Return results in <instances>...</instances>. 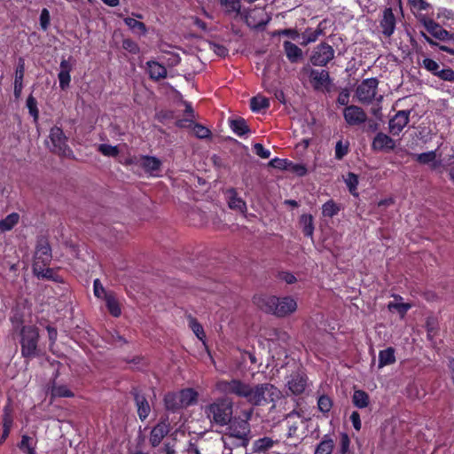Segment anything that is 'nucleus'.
Listing matches in <instances>:
<instances>
[{
	"mask_svg": "<svg viewBox=\"0 0 454 454\" xmlns=\"http://www.w3.org/2000/svg\"><path fill=\"white\" fill-rule=\"evenodd\" d=\"M395 16L392 8H386L383 11L382 18L380 22L381 32L384 35L391 36L395 29Z\"/></svg>",
	"mask_w": 454,
	"mask_h": 454,
	"instance_id": "14",
	"label": "nucleus"
},
{
	"mask_svg": "<svg viewBox=\"0 0 454 454\" xmlns=\"http://www.w3.org/2000/svg\"><path fill=\"white\" fill-rule=\"evenodd\" d=\"M350 420L352 422L354 428L356 431H359L362 427L360 414L357 411H353L350 415Z\"/></svg>",
	"mask_w": 454,
	"mask_h": 454,
	"instance_id": "62",
	"label": "nucleus"
},
{
	"mask_svg": "<svg viewBox=\"0 0 454 454\" xmlns=\"http://www.w3.org/2000/svg\"><path fill=\"white\" fill-rule=\"evenodd\" d=\"M340 211V207L332 200L326 201L322 207V214L325 217H333Z\"/></svg>",
	"mask_w": 454,
	"mask_h": 454,
	"instance_id": "41",
	"label": "nucleus"
},
{
	"mask_svg": "<svg viewBox=\"0 0 454 454\" xmlns=\"http://www.w3.org/2000/svg\"><path fill=\"white\" fill-rule=\"evenodd\" d=\"M19 448L24 453L35 454V444L33 442V439L27 435L22 436L21 442L19 444Z\"/></svg>",
	"mask_w": 454,
	"mask_h": 454,
	"instance_id": "43",
	"label": "nucleus"
},
{
	"mask_svg": "<svg viewBox=\"0 0 454 454\" xmlns=\"http://www.w3.org/2000/svg\"><path fill=\"white\" fill-rule=\"evenodd\" d=\"M123 48L130 52L136 53L138 50L137 45L131 40L123 41Z\"/></svg>",
	"mask_w": 454,
	"mask_h": 454,
	"instance_id": "63",
	"label": "nucleus"
},
{
	"mask_svg": "<svg viewBox=\"0 0 454 454\" xmlns=\"http://www.w3.org/2000/svg\"><path fill=\"white\" fill-rule=\"evenodd\" d=\"M219 2L226 12L236 14L240 12L241 0H219Z\"/></svg>",
	"mask_w": 454,
	"mask_h": 454,
	"instance_id": "38",
	"label": "nucleus"
},
{
	"mask_svg": "<svg viewBox=\"0 0 454 454\" xmlns=\"http://www.w3.org/2000/svg\"><path fill=\"white\" fill-rule=\"evenodd\" d=\"M180 397V403H182L183 407L191 406L197 402L198 393L192 388H185L178 392Z\"/></svg>",
	"mask_w": 454,
	"mask_h": 454,
	"instance_id": "24",
	"label": "nucleus"
},
{
	"mask_svg": "<svg viewBox=\"0 0 454 454\" xmlns=\"http://www.w3.org/2000/svg\"><path fill=\"white\" fill-rule=\"evenodd\" d=\"M349 445H350V440H349L348 434L341 433L340 435V452L342 454H345L346 452H348L349 450Z\"/></svg>",
	"mask_w": 454,
	"mask_h": 454,
	"instance_id": "56",
	"label": "nucleus"
},
{
	"mask_svg": "<svg viewBox=\"0 0 454 454\" xmlns=\"http://www.w3.org/2000/svg\"><path fill=\"white\" fill-rule=\"evenodd\" d=\"M317 406L320 411L326 413L330 411L333 406V402L330 397L326 395H321L317 401Z\"/></svg>",
	"mask_w": 454,
	"mask_h": 454,
	"instance_id": "48",
	"label": "nucleus"
},
{
	"mask_svg": "<svg viewBox=\"0 0 454 454\" xmlns=\"http://www.w3.org/2000/svg\"><path fill=\"white\" fill-rule=\"evenodd\" d=\"M177 126L181 128H191L193 130L195 136L199 138H207L210 136V130L198 123H194L192 121L189 120H179L177 121Z\"/></svg>",
	"mask_w": 454,
	"mask_h": 454,
	"instance_id": "20",
	"label": "nucleus"
},
{
	"mask_svg": "<svg viewBox=\"0 0 454 454\" xmlns=\"http://www.w3.org/2000/svg\"><path fill=\"white\" fill-rule=\"evenodd\" d=\"M52 397H73L74 393L65 385H53L51 391Z\"/></svg>",
	"mask_w": 454,
	"mask_h": 454,
	"instance_id": "42",
	"label": "nucleus"
},
{
	"mask_svg": "<svg viewBox=\"0 0 454 454\" xmlns=\"http://www.w3.org/2000/svg\"><path fill=\"white\" fill-rule=\"evenodd\" d=\"M348 152V142L338 141L335 145V158L341 160Z\"/></svg>",
	"mask_w": 454,
	"mask_h": 454,
	"instance_id": "51",
	"label": "nucleus"
},
{
	"mask_svg": "<svg viewBox=\"0 0 454 454\" xmlns=\"http://www.w3.org/2000/svg\"><path fill=\"white\" fill-rule=\"evenodd\" d=\"M410 114L411 111L409 110H400L392 118H390L388 121V128L389 132L392 135H399L408 125L410 121Z\"/></svg>",
	"mask_w": 454,
	"mask_h": 454,
	"instance_id": "11",
	"label": "nucleus"
},
{
	"mask_svg": "<svg viewBox=\"0 0 454 454\" xmlns=\"http://www.w3.org/2000/svg\"><path fill=\"white\" fill-rule=\"evenodd\" d=\"M378 84L376 78L364 80L356 88V94L358 100L362 103H370L376 95Z\"/></svg>",
	"mask_w": 454,
	"mask_h": 454,
	"instance_id": "7",
	"label": "nucleus"
},
{
	"mask_svg": "<svg viewBox=\"0 0 454 454\" xmlns=\"http://www.w3.org/2000/svg\"><path fill=\"white\" fill-rule=\"evenodd\" d=\"M283 47L286 58L292 63L298 62L302 58V51L296 44L293 43L290 41H285L283 43Z\"/></svg>",
	"mask_w": 454,
	"mask_h": 454,
	"instance_id": "21",
	"label": "nucleus"
},
{
	"mask_svg": "<svg viewBox=\"0 0 454 454\" xmlns=\"http://www.w3.org/2000/svg\"><path fill=\"white\" fill-rule=\"evenodd\" d=\"M275 443L276 442L273 441L271 438L262 437L254 442L253 449L254 452L261 453L272 448Z\"/></svg>",
	"mask_w": 454,
	"mask_h": 454,
	"instance_id": "32",
	"label": "nucleus"
},
{
	"mask_svg": "<svg viewBox=\"0 0 454 454\" xmlns=\"http://www.w3.org/2000/svg\"><path fill=\"white\" fill-rule=\"evenodd\" d=\"M254 153H256V155H258L262 159H268L270 156V150L264 148L262 144H259V143L255 144L254 145Z\"/></svg>",
	"mask_w": 454,
	"mask_h": 454,
	"instance_id": "58",
	"label": "nucleus"
},
{
	"mask_svg": "<svg viewBox=\"0 0 454 454\" xmlns=\"http://www.w3.org/2000/svg\"><path fill=\"white\" fill-rule=\"evenodd\" d=\"M423 24L426 29L434 37L444 41L449 38V33L447 30L443 29L439 24L434 22L429 19H424Z\"/></svg>",
	"mask_w": 454,
	"mask_h": 454,
	"instance_id": "19",
	"label": "nucleus"
},
{
	"mask_svg": "<svg viewBox=\"0 0 454 454\" xmlns=\"http://www.w3.org/2000/svg\"><path fill=\"white\" fill-rule=\"evenodd\" d=\"M47 145L54 153L67 158L74 156L72 149L67 145V137L60 127L54 126L50 129Z\"/></svg>",
	"mask_w": 454,
	"mask_h": 454,
	"instance_id": "5",
	"label": "nucleus"
},
{
	"mask_svg": "<svg viewBox=\"0 0 454 454\" xmlns=\"http://www.w3.org/2000/svg\"><path fill=\"white\" fill-rule=\"evenodd\" d=\"M147 66L148 72L152 79L159 80L166 77L167 70L164 66L155 61H148Z\"/></svg>",
	"mask_w": 454,
	"mask_h": 454,
	"instance_id": "26",
	"label": "nucleus"
},
{
	"mask_svg": "<svg viewBox=\"0 0 454 454\" xmlns=\"http://www.w3.org/2000/svg\"><path fill=\"white\" fill-rule=\"evenodd\" d=\"M372 147L378 151H390L395 147V142L384 133H378L372 142Z\"/></svg>",
	"mask_w": 454,
	"mask_h": 454,
	"instance_id": "17",
	"label": "nucleus"
},
{
	"mask_svg": "<svg viewBox=\"0 0 454 454\" xmlns=\"http://www.w3.org/2000/svg\"><path fill=\"white\" fill-rule=\"evenodd\" d=\"M73 69V65L69 61V59H63L60 61L59 65V72L58 74V78L59 82V87L62 90H66L69 87L71 82L70 73Z\"/></svg>",
	"mask_w": 454,
	"mask_h": 454,
	"instance_id": "15",
	"label": "nucleus"
},
{
	"mask_svg": "<svg viewBox=\"0 0 454 454\" xmlns=\"http://www.w3.org/2000/svg\"><path fill=\"white\" fill-rule=\"evenodd\" d=\"M215 390L223 395H234L245 399L254 406H263L276 403L281 396V391L270 383L252 385L239 379L221 380L215 383Z\"/></svg>",
	"mask_w": 454,
	"mask_h": 454,
	"instance_id": "1",
	"label": "nucleus"
},
{
	"mask_svg": "<svg viewBox=\"0 0 454 454\" xmlns=\"http://www.w3.org/2000/svg\"><path fill=\"white\" fill-rule=\"evenodd\" d=\"M50 12L47 9L43 8L40 14V26L43 30L46 31L50 25Z\"/></svg>",
	"mask_w": 454,
	"mask_h": 454,
	"instance_id": "54",
	"label": "nucleus"
},
{
	"mask_svg": "<svg viewBox=\"0 0 454 454\" xmlns=\"http://www.w3.org/2000/svg\"><path fill=\"white\" fill-rule=\"evenodd\" d=\"M415 159L420 164L429 165L433 170H440L442 166V161L437 159L436 151L416 154Z\"/></svg>",
	"mask_w": 454,
	"mask_h": 454,
	"instance_id": "16",
	"label": "nucleus"
},
{
	"mask_svg": "<svg viewBox=\"0 0 454 454\" xmlns=\"http://www.w3.org/2000/svg\"><path fill=\"white\" fill-rule=\"evenodd\" d=\"M345 183L350 192L351 194L356 196V189L358 185V177L354 173H348L345 177Z\"/></svg>",
	"mask_w": 454,
	"mask_h": 454,
	"instance_id": "44",
	"label": "nucleus"
},
{
	"mask_svg": "<svg viewBox=\"0 0 454 454\" xmlns=\"http://www.w3.org/2000/svg\"><path fill=\"white\" fill-rule=\"evenodd\" d=\"M323 34V28L318 26L316 29L308 28L303 33V43L302 44L306 45L310 43L316 42L318 37Z\"/></svg>",
	"mask_w": 454,
	"mask_h": 454,
	"instance_id": "39",
	"label": "nucleus"
},
{
	"mask_svg": "<svg viewBox=\"0 0 454 454\" xmlns=\"http://www.w3.org/2000/svg\"><path fill=\"white\" fill-rule=\"evenodd\" d=\"M436 76L444 81L454 82V71L450 68L440 69Z\"/></svg>",
	"mask_w": 454,
	"mask_h": 454,
	"instance_id": "55",
	"label": "nucleus"
},
{
	"mask_svg": "<svg viewBox=\"0 0 454 454\" xmlns=\"http://www.w3.org/2000/svg\"><path fill=\"white\" fill-rule=\"evenodd\" d=\"M210 49L220 57H225L228 54L227 48L218 43H212Z\"/></svg>",
	"mask_w": 454,
	"mask_h": 454,
	"instance_id": "61",
	"label": "nucleus"
},
{
	"mask_svg": "<svg viewBox=\"0 0 454 454\" xmlns=\"http://www.w3.org/2000/svg\"><path fill=\"white\" fill-rule=\"evenodd\" d=\"M250 106L254 112H260L261 110L267 109L270 106V101L265 97L256 96L251 98Z\"/></svg>",
	"mask_w": 454,
	"mask_h": 454,
	"instance_id": "37",
	"label": "nucleus"
},
{
	"mask_svg": "<svg viewBox=\"0 0 454 454\" xmlns=\"http://www.w3.org/2000/svg\"><path fill=\"white\" fill-rule=\"evenodd\" d=\"M300 223L304 235L312 239L314 233L313 216L308 214L302 215L300 218Z\"/></svg>",
	"mask_w": 454,
	"mask_h": 454,
	"instance_id": "31",
	"label": "nucleus"
},
{
	"mask_svg": "<svg viewBox=\"0 0 454 454\" xmlns=\"http://www.w3.org/2000/svg\"><path fill=\"white\" fill-rule=\"evenodd\" d=\"M25 74V60L20 58L17 67L15 68L14 83L23 84V78Z\"/></svg>",
	"mask_w": 454,
	"mask_h": 454,
	"instance_id": "45",
	"label": "nucleus"
},
{
	"mask_svg": "<svg viewBox=\"0 0 454 454\" xmlns=\"http://www.w3.org/2000/svg\"><path fill=\"white\" fill-rule=\"evenodd\" d=\"M137 407V413L140 418V419L145 420L149 413H150V406L146 399L140 395H136L135 396Z\"/></svg>",
	"mask_w": 454,
	"mask_h": 454,
	"instance_id": "30",
	"label": "nucleus"
},
{
	"mask_svg": "<svg viewBox=\"0 0 454 454\" xmlns=\"http://www.w3.org/2000/svg\"><path fill=\"white\" fill-rule=\"evenodd\" d=\"M286 386L291 394L301 395L308 386V378L300 371L294 372L287 376Z\"/></svg>",
	"mask_w": 454,
	"mask_h": 454,
	"instance_id": "10",
	"label": "nucleus"
},
{
	"mask_svg": "<svg viewBox=\"0 0 454 454\" xmlns=\"http://www.w3.org/2000/svg\"><path fill=\"white\" fill-rule=\"evenodd\" d=\"M180 397L178 393H168L164 397L165 407L168 411H176L183 409L182 403H180Z\"/></svg>",
	"mask_w": 454,
	"mask_h": 454,
	"instance_id": "29",
	"label": "nucleus"
},
{
	"mask_svg": "<svg viewBox=\"0 0 454 454\" xmlns=\"http://www.w3.org/2000/svg\"><path fill=\"white\" fill-rule=\"evenodd\" d=\"M230 126L231 130L239 137H242L249 132L247 122L242 118L232 120Z\"/></svg>",
	"mask_w": 454,
	"mask_h": 454,
	"instance_id": "34",
	"label": "nucleus"
},
{
	"mask_svg": "<svg viewBox=\"0 0 454 454\" xmlns=\"http://www.w3.org/2000/svg\"><path fill=\"white\" fill-rule=\"evenodd\" d=\"M411 304L403 302H389L387 308L389 310H397L401 317H403L411 309Z\"/></svg>",
	"mask_w": 454,
	"mask_h": 454,
	"instance_id": "47",
	"label": "nucleus"
},
{
	"mask_svg": "<svg viewBox=\"0 0 454 454\" xmlns=\"http://www.w3.org/2000/svg\"><path fill=\"white\" fill-rule=\"evenodd\" d=\"M124 23L132 30L133 33L145 35L147 31L145 25L134 18H125Z\"/></svg>",
	"mask_w": 454,
	"mask_h": 454,
	"instance_id": "36",
	"label": "nucleus"
},
{
	"mask_svg": "<svg viewBox=\"0 0 454 454\" xmlns=\"http://www.w3.org/2000/svg\"><path fill=\"white\" fill-rule=\"evenodd\" d=\"M106 305L113 317H118L121 314L120 303L113 293L106 294Z\"/></svg>",
	"mask_w": 454,
	"mask_h": 454,
	"instance_id": "25",
	"label": "nucleus"
},
{
	"mask_svg": "<svg viewBox=\"0 0 454 454\" xmlns=\"http://www.w3.org/2000/svg\"><path fill=\"white\" fill-rule=\"evenodd\" d=\"M227 427V433L223 436L224 445H231L234 441H238V445L247 446L248 443V434L250 433V426L247 419H231Z\"/></svg>",
	"mask_w": 454,
	"mask_h": 454,
	"instance_id": "4",
	"label": "nucleus"
},
{
	"mask_svg": "<svg viewBox=\"0 0 454 454\" xmlns=\"http://www.w3.org/2000/svg\"><path fill=\"white\" fill-rule=\"evenodd\" d=\"M310 82L317 90H329L331 79L326 70L311 69L309 73Z\"/></svg>",
	"mask_w": 454,
	"mask_h": 454,
	"instance_id": "12",
	"label": "nucleus"
},
{
	"mask_svg": "<svg viewBox=\"0 0 454 454\" xmlns=\"http://www.w3.org/2000/svg\"><path fill=\"white\" fill-rule=\"evenodd\" d=\"M98 151L105 156H117L119 153V149L117 146H114L111 145L101 144L98 145Z\"/></svg>",
	"mask_w": 454,
	"mask_h": 454,
	"instance_id": "49",
	"label": "nucleus"
},
{
	"mask_svg": "<svg viewBox=\"0 0 454 454\" xmlns=\"http://www.w3.org/2000/svg\"><path fill=\"white\" fill-rule=\"evenodd\" d=\"M12 421H13V419H12L11 411L8 409V407H5L4 411V415H3V427L11 430L12 426Z\"/></svg>",
	"mask_w": 454,
	"mask_h": 454,
	"instance_id": "59",
	"label": "nucleus"
},
{
	"mask_svg": "<svg viewBox=\"0 0 454 454\" xmlns=\"http://www.w3.org/2000/svg\"><path fill=\"white\" fill-rule=\"evenodd\" d=\"M51 259V249L46 241H41L35 251V262H39V264L46 266Z\"/></svg>",
	"mask_w": 454,
	"mask_h": 454,
	"instance_id": "18",
	"label": "nucleus"
},
{
	"mask_svg": "<svg viewBox=\"0 0 454 454\" xmlns=\"http://www.w3.org/2000/svg\"><path fill=\"white\" fill-rule=\"evenodd\" d=\"M190 327L192 328L194 334L200 339V340H203L205 337L204 330L201 325L195 320L194 318L190 319Z\"/></svg>",
	"mask_w": 454,
	"mask_h": 454,
	"instance_id": "52",
	"label": "nucleus"
},
{
	"mask_svg": "<svg viewBox=\"0 0 454 454\" xmlns=\"http://www.w3.org/2000/svg\"><path fill=\"white\" fill-rule=\"evenodd\" d=\"M274 35H286L291 37L293 40L299 38V33L295 29H282L278 30L274 33Z\"/></svg>",
	"mask_w": 454,
	"mask_h": 454,
	"instance_id": "60",
	"label": "nucleus"
},
{
	"mask_svg": "<svg viewBox=\"0 0 454 454\" xmlns=\"http://www.w3.org/2000/svg\"><path fill=\"white\" fill-rule=\"evenodd\" d=\"M352 402L354 405L359 409L365 408L369 404V395L363 390H355L352 396Z\"/></svg>",
	"mask_w": 454,
	"mask_h": 454,
	"instance_id": "33",
	"label": "nucleus"
},
{
	"mask_svg": "<svg viewBox=\"0 0 454 454\" xmlns=\"http://www.w3.org/2000/svg\"><path fill=\"white\" fill-rule=\"evenodd\" d=\"M34 272L38 278H53L54 271L48 267L43 266V264H39V262H34Z\"/></svg>",
	"mask_w": 454,
	"mask_h": 454,
	"instance_id": "40",
	"label": "nucleus"
},
{
	"mask_svg": "<svg viewBox=\"0 0 454 454\" xmlns=\"http://www.w3.org/2000/svg\"><path fill=\"white\" fill-rule=\"evenodd\" d=\"M395 363V348L388 347L379 352V369Z\"/></svg>",
	"mask_w": 454,
	"mask_h": 454,
	"instance_id": "23",
	"label": "nucleus"
},
{
	"mask_svg": "<svg viewBox=\"0 0 454 454\" xmlns=\"http://www.w3.org/2000/svg\"><path fill=\"white\" fill-rule=\"evenodd\" d=\"M27 107L30 115L33 116L34 121H36L38 119L39 112L37 108V101L33 96H29L27 98Z\"/></svg>",
	"mask_w": 454,
	"mask_h": 454,
	"instance_id": "46",
	"label": "nucleus"
},
{
	"mask_svg": "<svg viewBox=\"0 0 454 454\" xmlns=\"http://www.w3.org/2000/svg\"><path fill=\"white\" fill-rule=\"evenodd\" d=\"M255 302L262 309L279 317L288 316L297 309L296 301L290 296H262L256 298Z\"/></svg>",
	"mask_w": 454,
	"mask_h": 454,
	"instance_id": "2",
	"label": "nucleus"
},
{
	"mask_svg": "<svg viewBox=\"0 0 454 454\" xmlns=\"http://www.w3.org/2000/svg\"><path fill=\"white\" fill-rule=\"evenodd\" d=\"M20 215L17 213L8 215L4 219L0 221V230L8 231L12 230L19 222Z\"/></svg>",
	"mask_w": 454,
	"mask_h": 454,
	"instance_id": "35",
	"label": "nucleus"
},
{
	"mask_svg": "<svg viewBox=\"0 0 454 454\" xmlns=\"http://www.w3.org/2000/svg\"><path fill=\"white\" fill-rule=\"evenodd\" d=\"M228 205L231 209L238 210L241 213H245L247 211L246 202L241 198L237 196V193L234 190L229 191Z\"/></svg>",
	"mask_w": 454,
	"mask_h": 454,
	"instance_id": "27",
	"label": "nucleus"
},
{
	"mask_svg": "<svg viewBox=\"0 0 454 454\" xmlns=\"http://www.w3.org/2000/svg\"><path fill=\"white\" fill-rule=\"evenodd\" d=\"M412 12L425 11L429 7L426 0H408Z\"/></svg>",
	"mask_w": 454,
	"mask_h": 454,
	"instance_id": "53",
	"label": "nucleus"
},
{
	"mask_svg": "<svg viewBox=\"0 0 454 454\" xmlns=\"http://www.w3.org/2000/svg\"><path fill=\"white\" fill-rule=\"evenodd\" d=\"M93 291L94 295L98 298H103L106 299V294H108L102 284L100 283L99 279H95L93 283Z\"/></svg>",
	"mask_w": 454,
	"mask_h": 454,
	"instance_id": "57",
	"label": "nucleus"
},
{
	"mask_svg": "<svg viewBox=\"0 0 454 454\" xmlns=\"http://www.w3.org/2000/svg\"><path fill=\"white\" fill-rule=\"evenodd\" d=\"M204 413L212 424L227 426L232 417V403L226 397L217 398L204 407Z\"/></svg>",
	"mask_w": 454,
	"mask_h": 454,
	"instance_id": "3",
	"label": "nucleus"
},
{
	"mask_svg": "<svg viewBox=\"0 0 454 454\" xmlns=\"http://www.w3.org/2000/svg\"><path fill=\"white\" fill-rule=\"evenodd\" d=\"M342 114L348 126H359L364 124L367 120V114L364 109L355 105L345 106Z\"/></svg>",
	"mask_w": 454,
	"mask_h": 454,
	"instance_id": "9",
	"label": "nucleus"
},
{
	"mask_svg": "<svg viewBox=\"0 0 454 454\" xmlns=\"http://www.w3.org/2000/svg\"><path fill=\"white\" fill-rule=\"evenodd\" d=\"M422 66L427 71L436 75L438 71L440 70V65L432 59L426 58L423 59Z\"/></svg>",
	"mask_w": 454,
	"mask_h": 454,
	"instance_id": "50",
	"label": "nucleus"
},
{
	"mask_svg": "<svg viewBox=\"0 0 454 454\" xmlns=\"http://www.w3.org/2000/svg\"><path fill=\"white\" fill-rule=\"evenodd\" d=\"M334 447V442L331 435L325 434L317 444L315 454H331Z\"/></svg>",
	"mask_w": 454,
	"mask_h": 454,
	"instance_id": "28",
	"label": "nucleus"
},
{
	"mask_svg": "<svg viewBox=\"0 0 454 454\" xmlns=\"http://www.w3.org/2000/svg\"><path fill=\"white\" fill-rule=\"evenodd\" d=\"M168 433V426L166 423H159L151 431L150 442L154 447L158 446Z\"/></svg>",
	"mask_w": 454,
	"mask_h": 454,
	"instance_id": "22",
	"label": "nucleus"
},
{
	"mask_svg": "<svg viewBox=\"0 0 454 454\" xmlns=\"http://www.w3.org/2000/svg\"><path fill=\"white\" fill-rule=\"evenodd\" d=\"M21 335V354L24 357H35L37 355L38 330L35 326H24Z\"/></svg>",
	"mask_w": 454,
	"mask_h": 454,
	"instance_id": "6",
	"label": "nucleus"
},
{
	"mask_svg": "<svg viewBox=\"0 0 454 454\" xmlns=\"http://www.w3.org/2000/svg\"><path fill=\"white\" fill-rule=\"evenodd\" d=\"M348 98H349L348 93L347 91H342L339 94L337 102H338V104H340L341 106H347V105L348 103Z\"/></svg>",
	"mask_w": 454,
	"mask_h": 454,
	"instance_id": "64",
	"label": "nucleus"
},
{
	"mask_svg": "<svg viewBox=\"0 0 454 454\" xmlns=\"http://www.w3.org/2000/svg\"><path fill=\"white\" fill-rule=\"evenodd\" d=\"M334 58V50L327 43L317 45L310 58L314 66L325 67Z\"/></svg>",
	"mask_w": 454,
	"mask_h": 454,
	"instance_id": "8",
	"label": "nucleus"
},
{
	"mask_svg": "<svg viewBox=\"0 0 454 454\" xmlns=\"http://www.w3.org/2000/svg\"><path fill=\"white\" fill-rule=\"evenodd\" d=\"M137 163L144 168V170L151 176H157L160 171L162 165L161 160L154 156L143 155L140 156Z\"/></svg>",
	"mask_w": 454,
	"mask_h": 454,
	"instance_id": "13",
	"label": "nucleus"
}]
</instances>
